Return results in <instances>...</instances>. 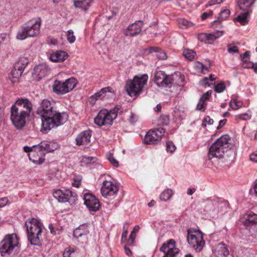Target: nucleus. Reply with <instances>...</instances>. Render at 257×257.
I'll return each mask as SVG.
<instances>
[{"instance_id": "f257e3e1", "label": "nucleus", "mask_w": 257, "mask_h": 257, "mask_svg": "<svg viewBox=\"0 0 257 257\" xmlns=\"http://www.w3.org/2000/svg\"><path fill=\"white\" fill-rule=\"evenodd\" d=\"M32 104L27 98H19L11 107V120L17 128H22L26 123V118L30 116Z\"/></svg>"}, {"instance_id": "f03ea898", "label": "nucleus", "mask_w": 257, "mask_h": 257, "mask_svg": "<svg viewBox=\"0 0 257 257\" xmlns=\"http://www.w3.org/2000/svg\"><path fill=\"white\" fill-rule=\"evenodd\" d=\"M228 135H222L213 143L209 148L208 157L209 160L214 158H221L233 157L234 151L229 148Z\"/></svg>"}, {"instance_id": "7ed1b4c3", "label": "nucleus", "mask_w": 257, "mask_h": 257, "mask_svg": "<svg viewBox=\"0 0 257 257\" xmlns=\"http://www.w3.org/2000/svg\"><path fill=\"white\" fill-rule=\"evenodd\" d=\"M28 239L31 244L39 246L41 243L43 224L38 219L32 217L25 221Z\"/></svg>"}, {"instance_id": "20e7f679", "label": "nucleus", "mask_w": 257, "mask_h": 257, "mask_svg": "<svg viewBox=\"0 0 257 257\" xmlns=\"http://www.w3.org/2000/svg\"><path fill=\"white\" fill-rule=\"evenodd\" d=\"M68 118V115L66 112L54 111L47 119H44V124L41 125V131L43 133H47L52 128L63 124Z\"/></svg>"}, {"instance_id": "39448f33", "label": "nucleus", "mask_w": 257, "mask_h": 257, "mask_svg": "<svg viewBox=\"0 0 257 257\" xmlns=\"http://www.w3.org/2000/svg\"><path fill=\"white\" fill-rule=\"evenodd\" d=\"M119 110L118 106H115L109 110L106 109L100 110L94 118V123L99 126L111 125L113 120L117 116Z\"/></svg>"}, {"instance_id": "423d86ee", "label": "nucleus", "mask_w": 257, "mask_h": 257, "mask_svg": "<svg viewBox=\"0 0 257 257\" xmlns=\"http://www.w3.org/2000/svg\"><path fill=\"white\" fill-rule=\"evenodd\" d=\"M148 79L147 74H139L134 76L133 80L128 81L126 91L131 96H135L142 91Z\"/></svg>"}, {"instance_id": "0eeeda50", "label": "nucleus", "mask_w": 257, "mask_h": 257, "mask_svg": "<svg viewBox=\"0 0 257 257\" xmlns=\"http://www.w3.org/2000/svg\"><path fill=\"white\" fill-rule=\"evenodd\" d=\"M41 20L38 18L34 23L29 24L23 27L17 33V39L23 40L28 37H35L37 36L40 32Z\"/></svg>"}, {"instance_id": "6e6552de", "label": "nucleus", "mask_w": 257, "mask_h": 257, "mask_svg": "<svg viewBox=\"0 0 257 257\" xmlns=\"http://www.w3.org/2000/svg\"><path fill=\"white\" fill-rule=\"evenodd\" d=\"M187 241L189 244L197 252L202 250L205 243L202 232L198 230H188Z\"/></svg>"}, {"instance_id": "1a4fd4ad", "label": "nucleus", "mask_w": 257, "mask_h": 257, "mask_svg": "<svg viewBox=\"0 0 257 257\" xmlns=\"http://www.w3.org/2000/svg\"><path fill=\"white\" fill-rule=\"evenodd\" d=\"M19 244L18 238L15 234H8L0 242V253L2 256L10 254Z\"/></svg>"}, {"instance_id": "9d476101", "label": "nucleus", "mask_w": 257, "mask_h": 257, "mask_svg": "<svg viewBox=\"0 0 257 257\" xmlns=\"http://www.w3.org/2000/svg\"><path fill=\"white\" fill-rule=\"evenodd\" d=\"M77 80L71 77L64 82L55 80L53 83L52 88L53 91L57 94H64L71 90L76 86Z\"/></svg>"}, {"instance_id": "9b49d317", "label": "nucleus", "mask_w": 257, "mask_h": 257, "mask_svg": "<svg viewBox=\"0 0 257 257\" xmlns=\"http://www.w3.org/2000/svg\"><path fill=\"white\" fill-rule=\"evenodd\" d=\"M23 150L25 152L28 153L30 160L34 164L41 165L45 160L46 154L39 144L32 147L25 146Z\"/></svg>"}, {"instance_id": "f8f14e48", "label": "nucleus", "mask_w": 257, "mask_h": 257, "mask_svg": "<svg viewBox=\"0 0 257 257\" xmlns=\"http://www.w3.org/2000/svg\"><path fill=\"white\" fill-rule=\"evenodd\" d=\"M55 110L53 109L52 103L47 99H44L41 102L40 106L37 110V114L41 119L42 125L44 124V119H47L50 115H52Z\"/></svg>"}, {"instance_id": "ddd939ff", "label": "nucleus", "mask_w": 257, "mask_h": 257, "mask_svg": "<svg viewBox=\"0 0 257 257\" xmlns=\"http://www.w3.org/2000/svg\"><path fill=\"white\" fill-rule=\"evenodd\" d=\"M54 197L61 203L72 204L75 201L76 194L69 189H58L53 192Z\"/></svg>"}, {"instance_id": "4468645a", "label": "nucleus", "mask_w": 257, "mask_h": 257, "mask_svg": "<svg viewBox=\"0 0 257 257\" xmlns=\"http://www.w3.org/2000/svg\"><path fill=\"white\" fill-rule=\"evenodd\" d=\"M118 191L117 185L111 181V178L109 180L103 181L100 192L104 197L107 198L114 197L116 195Z\"/></svg>"}, {"instance_id": "2eb2a0df", "label": "nucleus", "mask_w": 257, "mask_h": 257, "mask_svg": "<svg viewBox=\"0 0 257 257\" xmlns=\"http://www.w3.org/2000/svg\"><path fill=\"white\" fill-rule=\"evenodd\" d=\"M173 79L171 75H167L163 71H158L155 74L154 81L159 87L170 88L172 85Z\"/></svg>"}, {"instance_id": "dca6fc26", "label": "nucleus", "mask_w": 257, "mask_h": 257, "mask_svg": "<svg viewBox=\"0 0 257 257\" xmlns=\"http://www.w3.org/2000/svg\"><path fill=\"white\" fill-rule=\"evenodd\" d=\"M165 130L163 127H158L147 132L144 138V142L148 144H157L164 135Z\"/></svg>"}, {"instance_id": "f3484780", "label": "nucleus", "mask_w": 257, "mask_h": 257, "mask_svg": "<svg viewBox=\"0 0 257 257\" xmlns=\"http://www.w3.org/2000/svg\"><path fill=\"white\" fill-rule=\"evenodd\" d=\"M114 96V91L111 87L102 88L90 97L91 103L94 104L98 100H102L106 98L108 99Z\"/></svg>"}, {"instance_id": "a211bd4d", "label": "nucleus", "mask_w": 257, "mask_h": 257, "mask_svg": "<svg viewBox=\"0 0 257 257\" xmlns=\"http://www.w3.org/2000/svg\"><path fill=\"white\" fill-rule=\"evenodd\" d=\"M160 250L164 253L162 257H175L179 252V249L176 247V242L172 239L164 243Z\"/></svg>"}, {"instance_id": "6ab92c4d", "label": "nucleus", "mask_w": 257, "mask_h": 257, "mask_svg": "<svg viewBox=\"0 0 257 257\" xmlns=\"http://www.w3.org/2000/svg\"><path fill=\"white\" fill-rule=\"evenodd\" d=\"M84 204L91 212H96L100 208V205L98 200L93 194L85 193L83 195Z\"/></svg>"}, {"instance_id": "aec40b11", "label": "nucleus", "mask_w": 257, "mask_h": 257, "mask_svg": "<svg viewBox=\"0 0 257 257\" xmlns=\"http://www.w3.org/2000/svg\"><path fill=\"white\" fill-rule=\"evenodd\" d=\"M142 21H137L129 25L126 28L122 30L123 34L128 37H133L138 35L142 31L143 27Z\"/></svg>"}, {"instance_id": "412c9836", "label": "nucleus", "mask_w": 257, "mask_h": 257, "mask_svg": "<svg viewBox=\"0 0 257 257\" xmlns=\"http://www.w3.org/2000/svg\"><path fill=\"white\" fill-rule=\"evenodd\" d=\"M89 233L87 225L83 224L79 225L73 231V236L78 242L85 243L88 240V234Z\"/></svg>"}, {"instance_id": "4be33fe9", "label": "nucleus", "mask_w": 257, "mask_h": 257, "mask_svg": "<svg viewBox=\"0 0 257 257\" xmlns=\"http://www.w3.org/2000/svg\"><path fill=\"white\" fill-rule=\"evenodd\" d=\"M226 206V203L223 202H219L218 199L214 200L208 199L205 202V210L207 212H217L219 208H222Z\"/></svg>"}, {"instance_id": "5701e85b", "label": "nucleus", "mask_w": 257, "mask_h": 257, "mask_svg": "<svg viewBox=\"0 0 257 257\" xmlns=\"http://www.w3.org/2000/svg\"><path fill=\"white\" fill-rule=\"evenodd\" d=\"M27 64V62L25 64L23 62L22 60H20L15 64L14 68L12 70L10 76L12 82H14L16 81V80H13V79H18L21 76Z\"/></svg>"}, {"instance_id": "b1692460", "label": "nucleus", "mask_w": 257, "mask_h": 257, "mask_svg": "<svg viewBox=\"0 0 257 257\" xmlns=\"http://www.w3.org/2000/svg\"><path fill=\"white\" fill-rule=\"evenodd\" d=\"M92 132L90 130L81 132L75 139L77 145H88L90 143Z\"/></svg>"}, {"instance_id": "393cba45", "label": "nucleus", "mask_w": 257, "mask_h": 257, "mask_svg": "<svg viewBox=\"0 0 257 257\" xmlns=\"http://www.w3.org/2000/svg\"><path fill=\"white\" fill-rule=\"evenodd\" d=\"M49 72V69L45 64H41L34 68L33 73V77L38 81L46 76Z\"/></svg>"}, {"instance_id": "a878e982", "label": "nucleus", "mask_w": 257, "mask_h": 257, "mask_svg": "<svg viewBox=\"0 0 257 257\" xmlns=\"http://www.w3.org/2000/svg\"><path fill=\"white\" fill-rule=\"evenodd\" d=\"M45 154L51 153L60 148V145L55 141H42L39 144Z\"/></svg>"}, {"instance_id": "bb28decb", "label": "nucleus", "mask_w": 257, "mask_h": 257, "mask_svg": "<svg viewBox=\"0 0 257 257\" xmlns=\"http://www.w3.org/2000/svg\"><path fill=\"white\" fill-rule=\"evenodd\" d=\"M94 0H73V6L76 9H80L83 11H87Z\"/></svg>"}, {"instance_id": "cd10ccee", "label": "nucleus", "mask_w": 257, "mask_h": 257, "mask_svg": "<svg viewBox=\"0 0 257 257\" xmlns=\"http://www.w3.org/2000/svg\"><path fill=\"white\" fill-rule=\"evenodd\" d=\"M241 218H243L242 223L246 227H251L257 224V215L250 212L246 214Z\"/></svg>"}, {"instance_id": "c85d7f7f", "label": "nucleus", "mask_w": 257, "mask_h": 257, "mask_svg": "<svg viewBox=\"0 0 257 257\" xmlns=\"http://www.w3.org/2000/svg\"><path fill=\"white\" fill-rule=\"evenodd\" d=\"M213 251L216 257H226L229 254L228 249L223 243H219Z\"/></svg>"}, {"instance_id": "c756f323", "label": "nucleus", "mask_w": 257, "mask_h": 257, "mask_svg": "<svg viewBox=\"0 0 257 257\" xmlns=\"http://www.w3.org/2000/svg\"><path fill=\"white\" fill-rule=\"evenodd\" d=\"M67 54L63 51H57L52 53L49 59L54 62H58L64 61L67 58Z\"/></svg>"}, {"instance_id": "7c9ffc66", "label": "nucleus", "mask_w": 257, "mask_h": 257, "mask_svg": "<svg viewBox=\"0 0 257 257\" xmlns=\"http://www.w3.org/2000/svg\"><path fill=\"white\" fill-rule=\"evenodd\" d=\"M79 256V252L74 246L66 247L63 253V257H78Z\"/></svg>"}, {"instance_id": "2f4dec72", "label": "nucleus", "mask_w": 257, "mask_h": 257, "mask_svg": "<svg viewBox=\"0 0 257 257\" xmlns=\"http://www.w3.org/2000/svg\"><path fill=\"white\" fill-rule=\"evenodd\" d=\"M149 50L150 53L155 52V56L159 60H164L167 58L166 53L158 47H151Z\"/></svg>"}, {"instance_id": "473e14b6", "label": "nucleus", "mask_w": 257, "mask_h": 257, "mask_svg": "<svg viewBox=\"0 0 257 257\" xmlns=\"http://www.w3.org/2000/svg\"><path fill=\"white\" fill-rule=\"evenodd\" d=\"M171 75L173 78L172 80V85L174 84L179 86L183 85L185 77L181 73L177 72Z\"/></svg>"}, {"instance_id": "72a5a7b5", "label": "nucleus", "mask_w": 257, "mask_h": 257, "mask_svg": "<svg viewBox=\"0 0 257 257\" xmlns=\"http://www.w3.org/2000/svg\"><path fill=\"white\" fill-rule=\"evenodd\" d=\"M256 0H238L237 4L240 10L248 11V9L252 6Z\"/></svg>"}, {"instance_id": "f704fd0d", "label": "nucleus", "mask_w": 257, "mask_h": 257, "mask_svg": "<svg viewBox=\"0 0 257 257\" xmlns=\"http://www.w3.org/2000/svg\"><path fill=\"white\" fill-rule=\"evenodd\" d=\"M249 13L248 11H245L243 13L239 14L235 19V21L239 23L241 25L244 26L248 23V20L247 17Z\"/></svg>"}, {"instance_id": "c9c22d12", "label": "nucleus", "mask_w": 257, "mask_h": 257, "mask_svg": "<svg viewBox=\"0 0 257 257\" xmlns=\"http://www.w3.org/2000/svg\"><path fill=\"white\" fill-rule=\"evenodd\" d=\"M140 226L139 225H136L133 231L131 232V234L130 235L128 241L127 245L129 246H134V241L137 236V234L139 232L140 230Z\"/></svg>"}, {"instance_id": "e433bc0d", "label": "nucleus", "mask_w": 257, "mask_h": 257, "mask_svg": "<svg viewBox=\"0 0 257 257\" xmlns=\"http://www.w3.org/2000/svg\"><path fill=\"white\" fill-rule=\"evenodd\" d=\"M223 35V31H217L212 33H207V43L211 44L216 39L219 38Z\"/></svg>"}, {"instance_id": "4c0bfd02", "label": "nucleus", "mask_w": 257, "mask_h": 257, "mask_svg": "<svg viewBox=\"0 0 257 257\" xmlns=\"http://www.w3.org/2000/svg\"><path fill=\"white\" fill-rule=\"evenodd\" d=\"M183 56L188 60L192 61L196 56V54L193 50L185 49L183 51Z\"/></svg>"}, {"instance_id": "58836bf2", "label": "nucleus", "mask_w": 257, "mask_h": 257, "mask_svg": "<svg viewBox=\"0 0 257 257\" xmlns=\"http://www.w3.org/2000/svg\"><path fill=\"white\" fill-rule=\"evenodd\" d=\"M172 195V190L170 189H167L161 193L160 198L162 201H166L170 199Z\"/></svg>"}, {"instance_id": "ea45409f", "label": "nucleus", "mask_w": 257, "mask_h": 257, "mask_svg": "<svg viewBox=\"0 0 257 257\" xmlns=\"http://www.w3.org/2000/svg\"><path fill=\"white\" fill-rule=\"evenodd\" d=\"M179 27L181 29H187L193 26V23L185 19H180L178 20Z\"/></svg>"}, {"instance_id": "a19ab883", "label": "nucleus", "mask_w": 257, "mask_h": 257, "mask_svg": "<svg viewBox=\"0 0 257 257\" xmlns=\"http://www.w3.org/2000/svg\"><path fill=\"white\" fill-rule=\"evenodd\" d=\"M230 11L229 9H224L221 11L218 18V21H223L226 20L230 15ZM217 22V20L214 22Z\"/></svg>"}, {"instance_id": "79ce46f5", "label": "nucleus", "mask_w": 257, "mask_h": 257, "mask_svg": "<svg viewBox=\"0 0 257 257\" xmlns=\"http://www.w3.org/2000/svg\"><path fill=\"white\" fill-rule=\"evenodd\" d=\"M10 41V36L8 33L0 34V47L4 44H7Z\"/></svg>"}, {"instance_id": "37998d69", "label": "nucleus", "mask_w": 257, "mask_h": 257, "mask_svg": "<svg viewBox=\"0 0 257 257\" xmlns=\"http://www.w3.org/2000/svg\"><path fill=\"white\" fill-rule=\"evenodd\" d=\"M195 68L199 72H200L202 73H205V71L208 70V67L206 65H204L202 63L199 62H197L195 64Z\"/></svg>"}, {"instance_id": "c03bdc74", "label": "nucleus", "mask_w": 257, "mask_h": 257, "mask_svg": "<svg viewBox=\"0 0 257 257\" xmlns=\"http://www.w3.org/2000/svg\"><path fill=\"white\" fill-rule=\"evenodd\" d=\"M169 121V119L167 115H161L158 120V125L160 126L167 125Z\"/></svg>"}, {"instance_id": "a18cd8bd", "label": "nucleus", "mask_w": 257, "mask_h": 257, "mask_svg": "<svg viewBox=\"0 0 257 257\" xmlns=\"http://www.w3.org/2000/svg\"><path fill=\"white\" fill-rule=\"evenodd\" d=\"M97 159L96 157L84 156L82 157L81 162L85 164H88L90 163H93L96 161Z\"/></svg>"}, {"instance_id": "49530a36", "label": "nucleus", "mask_w": 257, "mask_h": 257, "mask_svg": "<svg viewBox=\"0 0 257 257\" xmlns=\"http://www.w3.org/2000/svg\"><path fill=\"white\" fill-rule=\"evenodd\" d=\"M106 157L109 162L115 167H117L119 166L118 162L113 157L111 153H108L106 155Z\"/></svg>"}, {"instance_id": "de8ad7c7", "label": "nucleus", "mask_w": 257, "mask_h": 257, "mask_svg": "<svg viewBox=\"0 0 257 257\" xmlns=\"http://www.w3.org/2000/svg\"><path fill=\"white\" fill-rule=\"evenodd\" d=\"M166 151L167 153H173L176 149V147L171 141H168L166 144Z\"/></svg>"}, {"instance_id": "09e8293b", "label": "nucleus", "mask_w": 257, "mask_h": 257, "mask_svg": "<svg viewBox=\"0 0 257 257\" xmlns=\"http://www.w3.org/2000/svg\"><path fill=\"white\" fill-rule=\"evenodd\" d=\"M226 86L224 82H220L214 86V91L216 93H221L225 89Z\"/></svg>"}, {"instance_id": "8fccbe9b", "label": "nucleus", "mask_w": 257, "mask_h": 257, "mask_svg": "<svg viewBox=\"0 0 257 257\" xmlns=\"http://www.w3.org/2000/svg\"><path fill=\"white\" fill-rule=\"evenodd\" d=\"M242 105V103L236 99H232L230 102V106L233 109H237Z\"/></svg>"}, {"instance_id": "3c124183", "label": "nucleus", "mask_w": 257, "mask_h": 257, "mask_svg": "<svg viewBox=\"0 0 257 257\" xmlns=\"http://www.w3.org/2000/svg\"><path fill=\"white\" fill-rule=\"evenodd\" d=\"M251 114L247 113H245L236 115L235 119L236 120H247L250 119L251 118Z\"/></svg>"}, {"instance_id": "603ef678", "label": "nucleus", "mask_w": 257, "mask_h": 257, "mask_svg": "<svg viewBox=\"0 0 257 257\" xmlns=\"http://www.w3.org/2000/svg\"><path fill=\"white\" fill-rule=\"evenodd\" d=\"M207 102L200 98L197 105V109L199 110L204 111Z\"/></svg>"}, {"instance_id": "864d4df0", "label": "nucleus", "mask_w": 257, "mask_h": 257, "mask_svg": "<svg viewBox=\"0 0 257 257\" xmlns=\"http://www.w3.org/2000/svg\"><path fill=\"white\" fill-rule=\"evenodd\" d=\"M67 38L70 44H72L75 42L76 38L72 30H69L67 31Z\"/></svg>"}, {"instance_id": "5fc2aeb1", "label": "nucleus", "mask_w": 257, "mask_h": 257, "mask_svg": "<svg viewBox=\"0 0 257 257\" xmlns=\"http://www.w3.org/2000/svg\"><path fill=\"white\" fill-rule=\"evenodd\" d=\"M213 123V120L211 119L209 116H206L204 119L203 122L202 123V126L205 127L206 126V124H212Z\"/></svg>"}, {"instance_id": "6e6d98bb", "label": "nucleus", "mask_w": 257, "mask_h": 257, "mask_svg": "<svg viewBox=\"0 0 257 257\" xmlns=\"http://www.w3.org/2000/svg\"><path fill=\"white\" fill-rule=\"evenodd\" d=\"M197 38L199 41L207 43V33H201L198 34Z\"/></svg>"}, {"instance_id": "4d7b16f0", "label": "nucleus", "mask_w": 257, "mask_h": 257, "mask_svg": "<svg viewBox=\"0 0 257 257\" xmlns=\"http://www.w3.org/2000/svg\"><path fill=\"white\" fill-rule=\"evenodd\" d=\"M249 52L246 51L240 55V58L242 62L248 61L249 59Z\"/></svg>"}, {"instance_id": "13d9d810", "label": "nucleus", "mask_w": 257, "mask_h": 257, "mask_svg": "<svg viewBox=\"0 0 257 257\" xmlns=\"http://www.w3.org/2000/svg\"><path fill=\"white\" fill-rule=\"evenodd\" d=\"M200 84L205 86H210L212 84L208 77H204L200 82Z\"/></svg>"}, {"instance_id": "bf43d9fd", "label": "nucleus", "mask_w": 257, "mask_h": 257, "mask_svg": "<svg viewBox=\"0 0 257 257\" xmlns=\"http://www.w3.org/2000/svg\"><path fill=\"white\" fill-rule=\"evenodd\" d=\"M211 93L212 91L209 90L204 93L200 98L207 102V100H208L210 97Z\"/></svg>"}, {"instance_id": "052dcab7", "label": "nucleus", "mask_w": 257, "mask_h": 257, "mask_svg": "<svg viewBox=\"0 0 257 257\" xmlns=\"http://www.w3.org/2000/svg\"><path fill=\"white\" fill-rule=\"evenodd\" d=\"M227 48L228 51L230 54H234L238 51L237 47L235 46H231L230 45H228Z\"/></svg>"}, {"instance_id": "680f3d73", "label": "nucleus", "mask_w": 257, "mask_h": 257, "mask_svg": "<svg viewBox=\"0 0 257 257\" xmlns=\"http://www.w3.org/2000/svg\"><path fill=\"white\" fill-rule=\"evenodd\" d=\"M9 199L7 197L0 198V207H5L8 203Z\"/></svg>"}, {"instance_id": "e2e57ef3", "label": "nucleus", "mask_w": 257, "mask_h": 257, "mask_svg": "<svg viewBox=\"0 0 257 257\" xmlns=\"http://www.w3.org/2000/svg\"><path fill=\"white\" fill-rule=\"evenodd\" d=\"M138 119V115L135 114V113H131V115L130 116L129 120L131 123H135Z\"/></svg>"}, {"instance_id": "0e129e2a", "label": "nucleus", "mask_w": 257, "mask_h": 257, "mask_svg": "<svg viewBox=\"0 0 257 257\" xmlns=\"http://www.w3.org/2000/svg\"><path fill=\"white\" fill-rule=\"evenodd\" d=\"M213 15V12L212 11H209L208 12H205L202 14L201 16V19L202 20H204L207 19L208 17L211 16Z\"/></svg>"}, {"instance_id": "69168bd1", "label": "nucleus", "mask_w": 257, "mask_h": 257, "mask_svg": "<svg viewBox=\"0 0 257 257\" xmlns=\"http://www.w3.org/2000/svg\"><path fill=\"white\" fill-rule=\"evenodd\" d=\"M250 160L254 163H257V152H254L250 155Z\"/></svg>"}, {"instance_id": "338daca9", "label": "nucleus", "mask_w": 257, "mask_h": 257, "mask_svg": "<svg viewBox=\"0 0 257 257\" xmlns=\"http://www.w3.org/2000/svg\"><path fill=\"white\" fill-rule=\"evenodd\" d=\"M252 64L253 63L248 61L244 62H242V66L243 67L245 68H252Z\"/></svg>"}, {"instance_id": "774afa93", "label": "nucleus", "mask_w": 257, "mask_h": 257, "mask_svg": "<svg viewBox=\"0 0 257 257\" xmlns=\"http://www.w3.org/2000/svg\"><path fill=\"white\" fill-rule=\"evenodd\" d=\"M227 120L226 119H224L222 120H220L219 121V125L217 126V129L219 130L221 128L224 124L226 123Z\"/></svg>"}]
</instances>
